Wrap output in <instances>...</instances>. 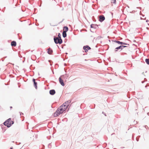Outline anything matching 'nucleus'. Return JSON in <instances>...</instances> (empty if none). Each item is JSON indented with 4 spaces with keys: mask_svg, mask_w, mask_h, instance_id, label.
Listing matches in <instances>:
<instances>
[{
    "mask_svg": "<svg viewBox=\"0 0 149 149\" xmlns=\"http://www.w3.org/2000/svg\"><path fill=\"white\" fill-rule=\"evenodd\" d=\"M66 106L62 104L58 108L56 111L54 113V116L55 117L58 116L60 114H62L67 109Z\"/></svg>",
    "mask_w": 149,
    "mask_h": 149,
    "instance_id": "obj_1",
    "label": "nucleus"
},
{
    "mask_svg": "<svg viewBox=\"0 0 149 149\" xmlns=\"http://www.w3.org/2000/svg\"><path fill=\"white\" fill-rule=\"evenodd\" d=\"M13 123V121L11 120L10 118H9L6 121L4 122V124L6 126L8 127H9Z\"/></svg>",
    "mask_w": 149,
    "mask_h": 149,
    "instance_id": "obj_2",
    "label": "nucleus"
},
{
    "mask_svg": "<svg viewBox=\"0 0 149 149\" xmlns=\"http://www.w3.org/2000/svg\"><path fill=\"white\" fill-rule=\"evenodd\" d=\"M54 41L56 44L59 43L61 44L62 42V41L61 38V37L59 38L57 37H55L54 38Z\"/></svg>",
    "mask_w": 149,
    "mask_h": 149,
    "instance_id": "obj_3",
    "label": "nucleus"
},
{
    "mask_svg": "<svg viewBox=\"0 0 149 149\" xmlns=\"http://www.w3.org/2000/svg\"><path fill=\"white\" fill-rule=\"evenodd\" d=\"M63 76H61L59 79V81L60 83L61 84V85L63 86H64L65 85V84L63 82Z\"/></svg>",
    "mask_w": 149,
    "mask_h": 149,
    "instance_id": "obj_4",
    "label": "nucleus"
},
{
    "mask_svg": "<svg viewBox=\"0 0 149 149\" xmlns=\"http://www.w3.org/2000/svg\"><path fill=\"white\" fill-rule=\"evenodd\" d=\"M83 49L85 50V52H88V50L90 49L91 48L89 46L86 45L83 47Z\"/></svg>",
    "mask_w": 149,
    "mask_h": 149,
    "instance_id": "obj_5",
    "label": "nucleus"
},
{
    "mask_svg": "<svg viewBox=\"0 0 149 149\" xmlns=\"http://www.w3.org/2000/svg\"><path fill=\"white\" fill-rule=\"evenodd\" d=\"M105 19V17L103 15H100L99 16V21L100 22H102Z\"/></svg>",
    "mask_w": 149,
    "mask_h": 149,
    "instance_id": "obj_6",
    "label": "nucleus"
},
{
    "mask_svg": "<svg viewBox=\"0 0 149 149\" xmlns=\"http://www.w3.org/2000/svg\"><path fill=\"white\" fill-rule=\"evenodd\" d=\"M71 102L69 100L66 101L63 104L65 106H66V108H67L68 106L69 105L70 103Z\"/></svg>",
    "mask_w": 149,
    "mask_h": 149,
    "instance_id": "obj_7",
    "label": "nucleus"
},
{
    "mask_svg": "<svg viewBox=\"0 0 149 149\" xmlns=\"http://www.w3.org/2000/svg\"><path fill=\"white\" fill-rule=\"evenodd\" d=\"M127 47V46H123V45L120 46H119V47L116 48L115 49V50L116 52V51H117L118 49H120V48H121V49H123V48L125 47Z\"/></svg>",
    "mask_w": 149,
    "mask_h": 149,
    "instance_id": "obj_8",
    "label": "nucleus"
},
{
    "mask_svg": "<svg viewBox=\"0 0 149 149\" xmlns=\"http://www.w3.org/2000/svg\"><path fill=\"white\" fill-rule=\"evenodd\" d=\"M11 45L12 46L15 47L16 45V42L15 41H13L11 42Z\"/></svg>",
    "mask_w": 149,
    "mask_h": 149,
    "instance_id": "obj_9",
    "label": "nucleus"
},
{
    "mask_svg": "<svg viewBox=\"0 0 149 149\" xmlns=\"http://www.w3.org/2000/svg\"><path fill=\"white\" fill-rule=\"evenodd\" d=\"M49 93L52 95H53L55 93V91L54 90H51L49 91Z\"/></svg>",
    "mask_w": 149,
    "mask_h": 149,
    "instance_id": "obj_10",
    "label": "nucleus"
},
{
    "mask_svg": "<svg viewBox=\"0 0 149 149\" xmlns=\"http://www.w3.org/2000/svg\"><path fill=\"white\" fill-rule=\"evenodd\" d=\"M68 30V28L67 26H64L63 28V31L67 32Z\"/></svg>",
    "mask_w": 149,
    "mask_h": 149,
    "instance_id": "obj_11",
    "label": "nucleus"
},
{
    "mask_svg": "<svg viewBox=\"0 0 149 149\" xmlns=\"http://www.w3.org/2000/svg\"><path fill=\"white\" fill-rule=\"evenodd\" d=\"M53 52V51L51 49L49 48L48 49V53L49 54H52Z\"/></svg>",
    "mask_w": 149,
    "mask_h": 149,
    "instance_id": "obj_12",
    "label": "nucleus"
},
{
    "mask_svg": "<svg viewBox=\"0 0 149 149\" xmlns=\"http://www.w3.org/2000/svg\"><path fill=\"white\" fill-rule=\"evenodd\" d=\"M33 81L34 83V86H35L36 88H37V83L35 81V79H33Z\"/></svg>",
    "mask_w": 149,
    "mask_h": 149,
    "instance_id": "obj_13",
    "label": "nucleus"
},
{
    "mask_svg": "<svg viewBox=\"0 0 149 149\" xmlns=\"http://www.w3.org/2000/svg\"><path fill=\"white\" fill-rule=\"evenodd\" d=\"M66 32L63 31V36L64 38H65L66 36Z\"/></svg>",
    "mask_w": 149,
    "mask_h": 149,
    "instance_id": "obj_14",
    "label": "nucleus"
},
{
    "mask_svg": "<svg viewBox=\"0 0 149 149\" xmlns=\"http://www.w3.org/2000/svg\"><path fill=\"white\" fill-rule=\"evenodd\" d=\"M145 61L147 64L149 65V58L146 59L145 60Z\"/></svg>",
    "mask_w": 149,
    "mask_h": 149,
    "instance_id": "obj_15",
    "label": "nucleus"
},
{
    "mask_svg": "<svg viewBox=\"0 0 149 149\" xmlns=\"http://www.w3.org/2000/svg\"><path fill=\"white\" fill-rule=\"evenodd\" d=\"M111 2L112 3H116V0H111Z\"/></svg>",
    "mask_w": 149,
    "mask_h": 149,
    "instance_id": "obj_16",
    "label": "nucleus"
},
{
    "mask_svg": "<svg viewBox=\"0 0 149 149\" xmlns=\"http://www.w3.org/2000/svg\"><path fill=\"white\" fill-rule=\"evenodd\" d=\"M120 44H123V45H125H125H127L128 46H129V45L128 44H125L124 43H123V42H121V43H120Z\"/></svg>",
    "mask_w": 149,
    "mask_h": 149,
    "instance_id": "obj_17",
    "label": "nucleus"
},
{
    "mask_svg": "<svg viewBox=\"0 0 149 149\" xmlns=\"http://www.w3.org/2000/svg\"><path fill=\"white\" fill-rule=\"evenodd\" d=\"M116 42L118 43L119 44H120V43H121V42H120L119 41H116Z\"/></svg>",
    "mask_w": 149,
    "mask_h": 149,
    "instance_id": "obj_18",
    "label": "nucleus"
},
{
    "mask_svg": "<svg viewBox=\"0 0 149 149\" xmlns=\"http://www.w3.org/2000/svg\"><path fill=\"white\" fill-rule=\"evenodd\" d=\"M60 36H61V35H60V33H58V38H59V37H61Z\"/></svg>",
    "mask_w": 149,
    "mask_h": 149,
    "instance_id": "obj_19",
    "label": "nucleus"
},
{
    "mask_svg": "<svg viewBox=\"0 0 149 149\" xmlns=\"http://www.w3.org/2000/svg\"><path fill=\"white\" fill-rule=\"evenodd\" d=\"M10 149H13V148L12 147H11L10 148Z\"/></svg>",
    "mask_w": 149,
    "mask_h": 149,
    "instance_id": "obj_20",
    "label": "nucleus"
},
{
    "mask_svg": "<svg viewBox=\"0 0 149 149\" xmlns=\"http://www.w3.org/2000/svg\"><path fill=\"white\" fill-rule=\"evenodd\" d=\"M10 108H12V107H10Z\"/></svg>",
    "mask_w": 149,
    "mask_h": 149,
    "instance_id": "obj_21",
    "label": "nucleus"
}]
</instances>
